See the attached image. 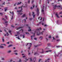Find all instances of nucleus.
Masks as SVG:
<instances>
[{
  "label": "nucleus",
  "instance_id": "obj_21",
  "mask_svg": "<svg viewBox=\"0 0 62 62\" xmlns=\"http://www.w3.org/2000/svg\"><path fill=\"white\" fill-rule=\"evenodd\" d=\"M10 13H11V14H12V15H13V14H14V13L13 12H10Z\"/></svg>",
  "mask_w": 62,
  "mask_h": 62
},
{
  "label": "nucleus",
  "instance_id": "obj_45",
  "mask_svg": "<svg viewBox=\"0 0 62 62\" xmlns=\"http://www.w3.org/2000/svg\"><path fill=\"white\" fill-rule=\"evenodd\" d=\"M13 15L12 16V18H11V20H12V19H13Z\"/></svg>",
  "mask_w": 62,
  "mask_h": 62
},
{
  "label": "nucleus",
  "instance_id": "obj_2",
  "mask_svg": "<svg viewBox=\"0 0 62 62\" xmlns=\"http://www.w3.org/2000/svg\"><path fill=\"white\" fill-rule=\"evenodd\" d=\"M42 29L41 28H39V29H37L36 30L34 31V33H33L32 32H31L32 34H33L34 36H35V34L36 33V32H37V31H38V30H41Z\"/></svg>",
  "mask_w": 62,
  "mask_h": 62
},
{
  "label": "nucleus",
  "instance_id": "obj_15",
  "mask_svg": "<svg viewBox=\"0 0 62 62\" xmlns=\"http://www.w3.org/2000/svg\"><path fill=\"white\" fill-rule=\"evenodd\" d=\"M13 46L12 45H10L8 46V47L9 48V47H10L11 46Z\"/></svg>",
  "mask_w": 62,
  "mask_h": 62
},
{
  "label": "nucleus",
  "instance_id": "obj_47",
  "mask_svg": "<svg viewBox=\"0 0 62 62\" xmlns=\"http://www.w3.org/2000/svg\"><path fill=\"white\" fill-rule=\"evenodd\" d=\"M34 39V40H37V38H35Z\"/></svg>",
  "mask_w": 62,
  "mask_h": 62
},
{
  "label": "nucleus",
  "instance_id": "obj_62",
  "mask_svg": "<svg viewBox=\"0 0 62 62\" xmlns=\"http://www.w3.org/2000/svg\"><path fill=\"white\" fill-rule=\"evenodd\" d=\"M59 38V37H58V36H56V38Z\"/></svg>",
  "mask_w": 62,
  "mask_h": 62
},
{
  "label": "nucleus",
  "instance_id": "obj_40",
  "mask_svg": "<svg viewBox=\"0 0 62 62\" xmlns=\"http://www.w3.org/2000/svg\"><path fill=\"white\" fill-rule=\"evenodd\" d=\"M51 36H50L49 37H48L49 38V39H51Z\"/></svg>",
  "mask_w": 62,
  "mask_h": 62
},
{
  "label": "nucleus",
  "instance_id": "obj_13",
  "mask_svg": "<svg viewBox=\"0 0 62 62\" xmlns=\"http://www.w3.org/2000/svg\"><path fill=\"white\" fill-rule=\"evenodd\" d=\"M56 7H61V6H55L54 7V8H56Z\"/></svg>",
  "mask_w": 62,
  "mask_h": 62
},
{
  "label": "nucleus",
  "instance_id": "obj_58",
  "mask_svg": "<svg viewBox=\"0 0 62 62\" xmlns=\"http://www.w3.org/2000/svg\"><path fill=\"white\" fill-rule=\"evenodd\" d=\"M53 39H54V40L55 39L54 38V37H53Z\"/></svg>",
  "mask_w": 62,
  "mask_h": 62
},
{
  "label": "nucleus",
  "instance_id": "obj_43",
  "mask_svg": "<svg viewBox=\"0 0 62 62\" xmlns=\"http://www.w3.org/2000/svg\"><path fill=\"white\" fill-rule=\"evenodd\" d=\"M6 43L7 44H9V42H8L7 43Z\"/></svg>",
  "mask_w": 62,
  "mask_h": 62
},
{
  "label": "nucleus",
  "instance_id": "obj_39",
  "mask_svg": "<svg viewBox=\"0 0 62 62\" xmlns=\"http://www.w3.org/2000/svg\"><path fill=\"white\" fill-rule=\"evenodd\" d=\"M12 60H10V61L8 62H12Z\"/></svg>",
  "mask_w": 62,
  "mask_h": 62
},
{
  "label": "nucleus",
  "instance_id": "obj_36",
  "mask_svg": "<svg viewBox=\"0 0 62 62\" xmlns=\"http://www.w3.org/2000/svg\"><path fill=\"white\" fill-rule=\"evenodd\" d=\"M59 1H60L61 2V1H62V0H58V2H59Z\"/></svg>",
  "mask_w": 62,
  "mask_h": 62
},
{
  "label": "nucleus",
  "instance_id": "obj_54",
  "mask_svg": "<svg viewBox=\"0 0 62 62\" xmlns=\"http://www.w3.org/2000/svg\"><path fill=\"white\" fill-rule=\"evenodd\" d=\"M60 41V39H59L57 40V41Z\"/></svg>",
  "mask_w": 62,
  "mask_h": 62
},
{
  "label": "nucleus",
  "instance_id": "obj_3",
  "mask_svg": "<svg viewBox=\"0 0 62 62\" xmlns=\"http://www.w3.org/2000/svg\"><path fill=\"white\" fill-rule=\"evenodd\" d=\"M28 45L29 46H30V47H28V48L29 49H30V47H31V45H32V44H31V43H28L27 44L26 46H27V45Z\"/></svg>",
  "mask_w": 62,
  "mask_h": 62
},
{
  "label": "nucleus",
  "instance_id": "obj_64",
  "mask_svg": "<svg viewBox=\"0 0 62 62\" xmlns=\"http://www.w3.org/2000/svg\"><path fill=\"white\" fill-rule=\"evenodd\" d=\"M2 20H3L4 21H5V19L4 18H3L2 19Z\"/></svg>",
  "mask_w": 62,
  "mask_h": 62
},
{
  "label": "nucleus",
  "instance_id": "obj_4",
  "mask_svg": "<svg viewBox=\"0 0 62 62\" xmlns=\"http://www.w3.org/2000/svg\"><path fill=\"white\" fill-rule=\"evenodd\" d=\"M22 55H23V58H25V59H26V55L24 54H22Z\"/></svg>",
  "mask_w": 62,
  "mask_h": 62
},
{
  "label": "nucleus",
  "instance_id": "obj_19",
  "mask_svg": "<svg viewBox=\"0 0 62 62\" xmlns=\"http://www.w3.org/2000/svg\"><path fill=\"white\" fill-rule=\"evenodd\" d=\"M22 3L21 2H18V3L17 4V5H20Z\"/></svg>",
  "mask_w": 62,
  "mask_h": 62
},
{
  "label": "nucleus",
  "instance_id": "obj_42",
  "mask_svg": "<svg viewBox=\"0 0 62 62\" xmlns=\"http://www.w3.org/2000/svg\"><path fill=\"white\" fill-rule=\"evenodd\" d=\"M25 33L27 35V34H29V33L28 32H26Z\"/></svg>",
  "mask_w": 62,
  "mask_h": 62
},
{
  "label": "nucleus",
  "instance_id": "obj_1",
  "mask_svg": "<svg viewBox=\"0 0 62 62\" xmlns=\"http://www.w3.org/2000/svg\"><path fill=\"white\" fill-rule=\"evenodd\" d=\"M23 7V6H22L21 7H20L18 8H20V9H21V10L18 11H17V12H18V13H20L18 14L19 15H21L23 14L22 13H21V12H23V11H22L23 10L22 9V7Z\"/></svg>",
  "mask_w": 62,
  "mask_h": 62
},
{
  "label": "nucleus",
  "instance_id": "obj_56",
  "mask_svg": "<svg viewBox=\"0 0 62 62\" xmlns=\"http://www.w3.org/2000/svg\"><path fill=\"white\" fill-rule=\"evenodd\" d=\"M44 26H47V25L45 24L44 25Z\"/></svg>",
  "mask_w": 62,
  "mask_h": 62
},
{
  "label": "nucleus",
  "instance_id": "obj_44",
  "mask_svg": "<svg viewBox=\"0 0 62 62\" xmlns=\"http://www.w3.org/2000/svg\"><path fill=\"white\" fill-rule=\"evenodd\" d=\"M15 54L16 55H18V53H15Z\"/></svg>",
  "mask_w": 62,
  "mask_h": 62
},
{
  "label": "nucleus",
  "instance_id": "obj_32",
  "mask_svg": "<svg viewBox=\"0 0 62 62\" xmlns=\"http://www.w3.org/2000/svg\"><path fill=\"white\" fill-rule=\"evenodd\" d=\"M16 38L18 39H20L19 38V36H18V37H16Z\"/></svg>",
  "mask_w": 62,
  "mask_h": 62
},
{
  "label": "nucleus",
  "instance_id": "obj_60",
  "mask_svg": "<svg viewBox=\"0 0 62 62\" xmlns=\"http://www.w3.org/2000/svg\"><path fill=\"white\" fill-rule=\"evenodd\" d=\"M49 49V48H48V47H46V48L45 49L46 50V49Z\"/></svg>",
  "mask_w": 62,
  "mask_h": 62
},
{
  "label": "nucleus",
  "instance_id": "obj_46",
  "mask_svg": "<svg viewBox=\"0 0 62 62\" xmlns=\"http://www.w3.org/2000/svg\"><path fill=\"white\" fill-rule=\"evenodd\" d=\"M30 60L31 61H32V58H30Z\"/></svg>",
  "mask_w": 62,
  "mask_h": 62
},
{
  "label": "nucleus",
  "instance_id": "obj_38",
  "mask_svg": "<svg viewBox=\"0 0 62 62\" xmlns=\"http://www.w3.org/2000/svg\"><path fill=\"white\" fill-rule=\"evenodd\" d=\"M3 45H4V46H7V45L5 44H3Z\"/></svg>",
  "mask_w": 62,
  "mask_h": 62
},
{
  "label": "nucleus",
  "instance_id": "obj_14",
  "mask_svg": "<svg viewBox=\"0 0 62 62\" xmlns=\"http://www.w3.org/2000/svg\"><path fill=\"white\" fill-rule=\"evenodd\" d=\"M38 19H39L40 20H41V19H42V17H39L38 18Z\"/></svg>",
  "mask_w": 62,
  "mask_h": 62
},
{
  "label": "nucleus",
  "instance_id": "obj_24",
  "mask_svg": "<svg viewBox=\"0 0 62 62\" xmlns=\"http://www.w3.org/2000/svg\"><path fill=\"white\" fill-rule=\"evenodd\" d=\"M8 22V21H6L5 22V23H4L5 24H7Z\"/></svg>",
  "mask_w": 62,
  "mask_h": 62
},
{
  "label": "nucleus",
  "instance_id": "obj_53",
  "mask_svg": "<svg viewBox=\"0 0 62 62\" xmlns=\"http://www.w3.org/2000/svg\"><path fill=\"white\" fill-rule=\"evenodd\" d=\"M7 10V9H5V11H6Z\"/></svg>",
  "mask_w": 62,
  "mask_h": 62
},
{
  "label": "nucleus",
  "instance_id": "obj_59",
  "mask_svg": "<svg viewBox=\"0 0 62 62\" xmlns=\"http://www.w3.org/2000/svg\"><path fill=\"white\" fill-rule=\"evenodd\" d=\"M38 4H36V7L37 8V7H38Z\"/></svg>",
  "mask_w": 62,
  "mask_h": 62
},
{
  "label": "nucleus",
  "instance_id": "obj_20",
  "mask_svg": "<svg viewBox=\"0 0 62 62\" xmlns=\"http://www.w3.org/2000/svg\"><path fill=\"white\" fill-rule=\"evenodd\" d=\"M44 32V31H42V32L40 33V35H43V33Z\"/></svg>",
  "mask_w": 62,
  "mask_h": 62
},
{
  "label": "nucleus",
  "instance_id": "obj_55",
  "mask_svg": "<svg viewBox=\"0 0 62 62\" xmlns=\"http://www.w3.org/2000/svg\"><path fill=\"white\" fill-rule=\"evenodd\" d=\"M21 31L22 32H23V30H21Z\"/></svg>",
  "mask_w": 62,
  "mask_h": 62
},
{
  "label": "nucleus",
  "instance_id": "obj_23",
  "mask_svg": "<svg viewBox=\"0 0 62 62\" xmlns=\"http://www.w3.org/2000/svg\"><path fill=\"white\" fill-rule=\"evenodd\" d=\"M39 38V39H43V38L41 36Z\"/></svg>",
  "mask_w": 62,
  "mask_h": 62
},
{
  "label": "nucleus",
  "instance_id": "obj_5",
  "mask_svg": "<svg viewBox=\"0 0 62 62\" xmlns=\"http://www.w3.org/2000/svg\"><path fill=\"white\" fill-rule=\"evenodd\" d=\"M39 8H37V16H39Z\"/></svg>",
  "mask_w": 62,
  "mask_h": 62
},
{
  "label": "nucleus",
  "instance_id": "obj_34",
  "mask_svg": "<svg viewBox=\"0 0 62 62\" xmlns=\"http://www.w3.org/2000/svg\"><path fill=\"white\" fill-rule=\"evenodd\" d=\"M0 15H3V13H0Z\"/></svg>",
  "mask_w": 62,
  "mask_h": 62
},
{
  "label": "nucleus",
  "instance_id": "obj_51",
  "mask_svg": "<svg viewBox=\"0 0 62 62\" xmlns=\"http://www.w3.org/2000/svg\"><path fill=\"white\" fill-rule=\"evenodd\" d=\"M41 11H42V12H44V10L43 9H42L41 10Z\"/></svg>",
  "mask_w": 62,
  "mask_h": 62
},
{
  "label": "nucleus",
  "instance_id": "obj_63",
  "mask_svg": "<svg viewBox=\"0 0 62 62\" xmlns=\"http://www.w3.org/2000/svg\"><path fill=\"white\" fill-rule=\"evenodd\" d=\"M56 47H57V48H59L60 46H56Z\"/></svg>",
  "mask_w": 62,
  "mask_h": 62
},
{
  "label": "nucleus",
  "instance_id": "obj_48",
  "mask_svg": "<svg viewBox=\"0 0 62 62\" xmlns=\"http://www.w3.org/2000/svg\"><path fill=\"white\" fill-rule=\"evenodd\" d=\"M16 32L17 33V34H19V31H17Z\"/></svg>",
  "mask_w": 62,
  "mask_h": 62
},
{
  "label": "nucleus",
  "instance_id": "obj_12",
  "mask_svg": "<svg viewBox=\"0 0 62 62\" xmlns=\"http://www.w3.org/2000/svg\"><path fill=\"white\" fill-rule=\"evenodd\" d=\"M39 52L35 53H34V55H36V54H37L38 55H39Z\"/></svg>",
  "mask_w": 62,
  "mask_h": 62
},
{
  "label": "nucleus",
  "instance_id": "obj_61",
  "mask_svg": "<svg viewBox=\"0 0 62 62\" xmlns=\"http://www.w3.org/2000/svg\"><path fill=\"white\" fill-rule=\"evenodd\" d=\"M7 35L8 36V32H7Z\"/></svg>",
  "mask_w": 62,
  "mask_h": 62
},
{
  "label": "nucleus",
  "instance_id": "obj_41",
  "mask_svg": "<svg viewBox=\"0 0 62 62\" xmlns=\"http://www.w3.org/2000/svg\"><path fill=\"white\" fill-rule=\"evenodd\" d=\"M19 62H22V60H21V59H19Z\"/></svg>",
  "mask_w": 62,
  "mask_h": 62
},
{
  "label": "nucleus",
  "instance_id": "obj_33",
  "mask_svg": "<svg viewBox=\"0 0 62 62\" xmlns=\"http://www.w3.org/2000/svg\"><path fill=\"white\" fill-rule=\"evenodd\" d=\"M50 60V59L49 58H48L47 60H46V61H45V62H47V60Z\"/></svg>",
  "mask_w": 62,
  "mask_h": 62
},
{
  "label": "nucleus",
  "instance_id": "obj_49",
  "mask_svg": "<svg viewBox=\"0 0 62 62\" xmlns=\"http://www.w3.org/2000/svg\"><path fill=\"white\" fill-rule=\"evenodd\" d=\"M41 61V59H39V62H40V61Z\"/></svg>",
  "mask_w": 62,
  "mask_h": 62
},
{
  "label": "nucleus",
  "instance_id": "obj_27",
  "mask_svg": "<svg viewBox=\"0 0 62 62\" xmlns=\"http://www.w3.org/2000/svg\"><path fill=\"white\" fill-rule=\"evenodd\" d=\"M8 32H9V33H10L11 35V31H9Z\"/></svg>",
  "mask_w": 62,
  "mask_h": 62
},
{
  "label": "nucleus",
  "instance_id": "obj_8",
  "mask_svg": "<svg viewBox=\"0 0 62 62\" xmlns=\"http://www.w3.org/2000/svg\"><path fill=\"white\" fill-rule=\"evenodd\" d=\"M52 50H49L48 51H45V52L46 53H48V52H52Z\"/></svg>",
  "mask_w": 62,
  "mask_h": 62
},
{
  "label": "nucleus",
  "instance_id": "obj_17",
  "mask_svg": "<svg viewBox=\"0 0 62 62\" xmlns=\"http://www.w3.org/2000/svg\"><path fill=\"white\" fill-rule=\"evenodd\" d=\"M1 60H5L4 58H1Z\"/></svg>",
  "mask_w": 62,
  "mask_h": 62
},
{
  "label": "nucleus",
  "instance_id": "obj_18",
  "mask_svg": "<svg viewBox=\"0 0 62 62\" xmlns=\"http://www.w3.org/2000/svg\"><path fill=\"white\" fill-rule=\"evenodd\" d=\"M0 48H4V47L3 46H0Z\"/></svg>",
  "mask_w": 62,
  "mask_h": 62
},
{
  "label": "nucleus",
  "instance_id": "obj_22",
  "mask_svg": "<svg viewBox=\"0 0 62 62\" xmlns=\"http://www.w3.org/2000/svg\"><path fill=\"white\" fill-rule=\"evenodd\" d=\"M34 36H31V40H32V39H33V37H34Z\"/></svg>",
  "mask_w": 62,
  "mask_h": 62
},
{
  "label": "nucleus",
  "instance_id": "obj_11",
  "mask_svg": "<svg viewBox=\"0 0 62 62\" xmlns=\"http://www.w3.org/2000/svg\"><path fill=\"white\" fill-rule=\"evenodd\" d=\"M32 15L33 16V18H34L35 15H34V12H32Z\"/></svg>",
  "mask_w": 62,
  "mask_h": 62
},
{
  "label": "nucleus",
  "instance_id": "obj_30",
  "mask_svg": "<svg viewBox=\"0 0 62 62\" xmlns=\"http://www.w3.org/2000/svg\"><path fill=\"white\" fill-rule=\"evenodd\" d=\"M30 0H29L28 2V4H30Z\"/></svg>",
  "mask_w": 62,
  "mask_h": 62
},
{
  "label": "nucleus",
  "instance_id": "obj_52",
  "mask_svg": "<svg viewBox=\"0 0 62 62\" xmlns=\"http://www.w3.org/2000/svg\"><path fill=\"white\" fill-rule=\"evenodd\" d=\"M38 46H39V45H37L36 46H35V47H37Z\"/></svg>",
  "mask_w": 62,
  "mask_h": 62
},
{
  "label": "nucleus",
  "instance_id": "obj_9",
  "mask_svg": "<svg viewBox=\"0 0 62 62\" xmlns=\"http://www.w3.org/2000/svg\"><path fill=\"white\" fill-rule=\"evenodd\" d=\"M26 14H24L23 15V16H22V18H23V17H26Z\"/></svg>",
  "mask_w": 62,
  "mask_h": 62
},
{
  "label": "nucleus",
  "instance_id": "obj_57",
  "mask_svg": "<svg viewBox=\"0 0 62 62\" xmlns=\"http://www.w3.org/2000/svg\"><path fill=\"white\" fill-rule=\"evenodd\" d=\"M23 38H24V35H23Z\"/></svg>",
  "mask_w": 62,
  "mask_h": 62
},
{
  "label": "nucleus",
  "instance_id": "obj_6",
  "mask_svg": "<svg viewBox=\"0 0 62 62\" xmlns=\"http://www.w3.org/2000/svg\"><path fill=\"white\" fill-rule=\"evenodd\" d=\"M37 36L40 35V32H38L37 33Z\"/></svg>",
  "mask_w": 62,
  "mask_h": 62
},
{
  "label": "nucleus",
  "instance_id": "obj_37",
  "mask_svg": "<svg viewBox=\"0 0 62 62\" xmlns=\"http://www.w3.org/2000/svg\"><path fill=\"white\" fill-rule=\"evenodd\" d=\"M28 55H30V53H29V51H28Z\"/></svg>",
  "mask_w": 62,
  "mask_h": 62
},
{
  "label": "nucleus",
  "instance_id": "obj_35",
  "mask_svg": "<svg viewBox=\"0 0 62 62\" xmlns=\"http://www.w3.org/2000/svg\"><path fill=\"white\" fill-rule=\"evenodd\" d=\"M51 45V43H49L48 44V46H50V45Z\"/></svg>",
  "mask_w": 62,
  "mask_h": 62
},
{
  "label": "nucleus",
  "instance_id": "obj_10",
  "mask_svg": "<svg viewBox=\"0 0 62 62\" xmlns=\"http://www.w3.org/2000/svg\"><path fill=\"white\" fill-rule=\"evenodd\" d=\"M11 52H12L11 50H9L8 51L7 53H10Z\"/></svg>",
  "mask_w": 62,
  "mask_h": 62
},
{
  "label": "nucleus",
  "instance_id": "obj_7",
  "mask_svg": "<svg viewBox=\"0 0 62 62\" xmlns=\"http://www.w3.org/2000/svg\"><path fill=\"white\" fill-rule=\"evenodd\" d=\"M36 57H34L33 59V60L34 62H35L36 61Z\"/></svg>",
  "mask_w": 62,
  "mask_h": 62
},
{
  "label": "nucleus",
  "instance_id": "obj_29",
  "mask_svg": "<svg viewBox=\"0 0 62 62\" xmlns=\"http://www.w3.org/2000/svg\"><path fill=\"white\" fill-rule=\"evenodd\" d=\"M17 52H18V51L17 50H14L13 51L14 53H16Z\"/></svg>",
  "mask_w": 62,
  "mask_h": 62
},
{
  "label": "nucleus",
  "instance_id": "obj_26",
  "mask_svg": "<svg viewBox=\"0 0 62 62\" xmlns=\"http://www.w3.org/2000/svg\"><path fill=\"white\" fill-rule=\"evenodd\" d=\"M46 2H47V3L48 4H49V0H47L46 1Z\"/></svg>",
  "mask_w": 62,
  "mask_h": 62
},
{
  "label": "nucleus",
  "instance_id": "obj_28",
  "mask_svg": "<svg viewBox=\"0 0 62 62\" xmlns=\"http://www.w3.org/2000/svg\"><path fill=\"white\" fill-rule=\"evenodd\" d=\"M4 37H3L2 38V41L3 42H4Z\"/></svg>",
  "mask_w": 62,
  "mask_h": 62
},
{
  "label": "nucleus",
  "instance_id": "obj_16",
  "mask_svg": "<svg viewBox=\"0 0 62 62\" xmlns=\"http://www.w3.org/2000/svg\"><path fill=\"white\" fill-rule=\"evenodd\" d=\"M56 16L57 17V18H60V17H59V16H58V15H57V14H56Z\"/></svg>",
  "mask_w": 62,
  "mask_h": 62
},
{
  "label": "nucleus",
  "instance_id": "obj_25",
  "mask_svg": "<svg viewBox=\"0 0 62 62\" xmlns=\"http://www.w3.org/2000/svg\"><path fill=\"white\" fill-rule=\"evenodd\" d=\"M22 28V27H19L16 29V30H18V29H20V28Z\"/></svg>",
  "mask_w": 62,
  "mask_h": 62
},
{
  "label": "nucleus",
  "instance_id": "obj_31",
  "mask_svg": "<svg viewBox=\"0 0 62 62\" xmlns=\"http://www.w3.org/2000/svg\"><path fill=\"white\" fill-rule=\"evenodd\" d=\"M40 53L41 54H43V53H44V52L43 51V49L42 52H40Z\"/></svg>",
  "mask_w": 62,
  "mask_h": 62
},
{
  "label": "nucleus",
  "instance_id": "obj_50",
  "mask_svg": "<svg viewBox=\"0 0 62 62\" xmlns=\"http://www.w3.org/2000/svg\"><path fill=\"white\" fill-rule=\"evenodd\" d=\"M31 31V29H30V30H29L28 31H29H29Z\"/></svg>",
  "mask_w": 62,
  "mask_h": 62
}]
</instances>
